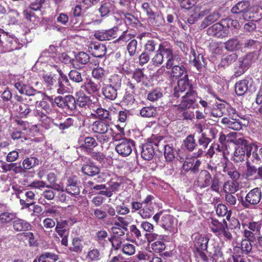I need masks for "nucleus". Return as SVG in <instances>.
<instances>
[{"label": "nucleus", "mask_w": 262, "mask_h": 262, "mask_svg": "<svg viewBox=\"0 0 262 262\" xmlns=\"http://www.w3.org/2000/svg\"><path fill=\"white\" fill-rule=\"evenodd\" d=\"M174 52L172 45L167 41L161 42L158 45V50L151 59V63L154 67H160L164 61V57L166 59L165 68H169L172 64Z\"/></svg>", "instance_id": "obj_1"}, {"label": "nucleus", "mask_w": 262, "mask_h": 262, "mask_svg": "<svg viewBox=\"0 0 262 262\" xmlns=\"http://www.w3.org/2000/svg\"><path fill=\"white\" fill-rule=\"evenodd\" d=\"M164 138L158 135H152L150 138L147 139L146 143L141 146V156L145 160L149 161L152 159L156 150H160L161 141Z\"/></svg>", "instance_id": "obj_2"}, {"label": "nucleus", "mask_w": 262, "mask_h": 262, "mask_svg": "<svg viewBox=\"0 0 262 262\" xmlns=\"http://www.w3.org/2000/svg\"><path fill=\"white\" fill-rule=\"evenodd\" d=\"M231 12L234 14L242 13L244 19L248 20L249 19H255V15L253 10L250 8V3L248 1H241L232 7Z\"/></svg>", "instance_id": "obj_3"}, {"label": "nucleus", "mask_w": 262, "mask_h": 262, "mask_svg": "<svg viewBox=\"0 0 262 262\" xmlns=\"http://www.w3.org/2000/svg\"><path fill=\"white\" fill-rule=\"evenodd\" d=\"M197 97V92L194 89H189V91L182 97L180 103L177 105L178 110L190 109L193 107L196 102Z\"/></svg>", "instance_id": "obj_4"}, {"label": "nucleus", "mask_w": 262, "mask_h": 262, "mask_svg": "<svg viewBox=\"0 0 262 262\" xmlns=\"http://www.w3.org/2000/svg\"><path fill=\"white\" fill-rule=\"evenodd\" d=\"M261 199V191L259 188L256 187L251 190L246 195L245 201H242V205L249 208L251 205L258 204Z\"/></svg>", "instance_id": "obj_5"}, {"label": "nucleus", "mask_w": 262, "mask_h": 262, "mask_svg": "<svg viewBox=\"0 0 262 262\" xmlns=\"http://www.w3.org/2000/svg\"><path fill=\"white\" fill-rule=\"evenodd\" d=\"M135 146V142L134 140L124 138L116 146L115 150L120 156L126 157L130 155Z\"/></svg>", "instance_id": "obj_6"}, {"label": "nucleus", "mask_w": 262, "mask_h": 262, "mask_svg": "<svg viewBox=\"0 0 262 262\" xmlns=\"http://www.w3.org/2000/svg\"><path fill=\"white\" fill-rule=\"evenodd\" d=\"M206 31L208 35L217 38H225L229 33L228 30L224 27L222 20L209 27Z\"/></svg>", "instance_id": "obj_7"}, {"label": "nucleus", "mask_w": 262, "mask_h": 262, "mask_svg": "<svg viewBox=\"0 0 262 262\" xmlns=\"http://www.w3.org/2000/svg\"><path fill=\"white\" fill-rule=\"evenodd\" d=\"M154 199L155 197L152 195L148 194L143 200L144 206H142L140 211L138 212V214L142 219H150L154 214V207L152 205V201Z\"/></svg>", "instance_id": "obj_8"}, {"label": "nucleus", "mask_w": 262, "mask_h": 262, "mask_svg": "<svg viewBox=\"0 0 262 262\" xmlns=\"http://www.w3.org/2000/svg\"><path fill=\"white\" fill-rule=\"evenodd\" d=\"M119 27L115 26L108 30H100L96 31L94 33V37L99 40H110L118 36Z\"/></svg>", "instance_id": "obj_9"}, {"label": "nucleus", "mask_w": 262, "mask_h": 262, "mask_svg": "<svg viewBox=\"0 0 262 262\" xmlns=\"http://www.w3.org/2000/svg\"><path fill=\"white\" fill-rule=\"evenodd\" d=\"M65 62L72 61L73 67L76 69H80L83 65H85L90 61V57L88 54L84 52H80L77 54L74 59L71 60L70 57L65 54Z\"/></svg>", "instance_id": "obj_10"}, {"label": "nucleus", "mask_w": 262, "mask_h": 262, "mask_svg": "<svg viewBox=\"0 0 262 262\" xmlns=\"http://www.w3.org/2000/svg\"><path fill=\"white\" fill-rule=\"evenodd\" d=\"M80 181L76 176H71L67 179V183L66 187V191L69 194L76 196L79 194Z\"/></svg>", "instance_id": "obj_11"}, {"label": "nucleus", "mask_w": 262, "mask_h": 262, "mask_svg": "<svg viewBox=\"0 0 262 262\" xmlns=\"http://www.w3.org/2000/svg\"><path fill=\"white\" fill-rule=\"evenodd\" d=\"M15 88L20 94L26 95L28 96H35L40 94V92L29 84H26L22 80H17L14 85Z\"/></svg>", "instance_id": "obj_12"}, {"label": "nucleus", "mask_w": 262, "mask_h": 262, "mask_svg": "<svg viewBox=\"0 0 262 262\" xmlns=\"http://www.w3.org/2000/svg\"><path fill=\"white\" fill-rule=\"evenodd\" d=\"M190 54L193 57L190 63L196 68L198 71L201 72L202 69L207 65V62L202 54L196 51L193 48H191Z\"/></svg>", "instance_id": "obj_13"}, {"label": "nucleus", "mask_w": 262, "mask_h": 262, "mask_svg": "<svg viewBox=\"0 0 262 262\" xmlns=\"http://www.w3.org/2000/svg\"><path fill=\"white\" fill-rule=\"evenodd\" d=\"M101 84L99 81H94L91 79H88L81 86L88 94L91 95H97L99 93Z\"/></svg>", "instance_id": "obj_14"}, {"label": "nucleus", "mask_w": 262, "mask_h": 262, "mask_svg": "<svg viewBox=\"0 0 262 262\" xmlns=\"http://www.w3.org/2000/svg\"><path fill=\"white\" fill-rule=\"evenodd\" d=\"M88 51L94 57L102 58L106 53V48L100 43L91 42L88 46Z\"/></svg>", "instance_id": "obj_15"}, {"label": "nucleus", "mask_w": 262, "mask_h": 262, "mask_svg": "<svg viewBox=\"0 0 262 262\" xmlns=\"http://www.w3.org/2000/svg\"><path fill=\"white\" fill-rule=\"evenodd\" d=\"M201 163L200 160L188 158L183 163L182 168L186 172H190L192 174H196L199 171Z\"/></svg>", "instance_id": "obj_16"}, {"label": "nucleus", "mask_w": 262, "mask_h": 262, "mask_svg": "<svg viewBox=\"0 0 262 262\" xmlns=\"http://www.w3.org/2000/svg\"><path fill=\"white\" fill-rule=\"evenodd\" d=\"M188 89H194L192 85L190 83L187 75L178 81L177 86L174 88L173 95L177 98L180 96V93H183Z\"/></svg>", "instance_id": "obj_17"}, {"label": "nucleus", "mask_w": 262, "mask_h": 262, "mask_svg": "<svg viewBox=\"0 0 262 262\" xmlns=\"http://www.w3.org/2000/svg\"><path fill=\"white\" fill-rule=\"evenodd\" d=\"M181 60V58L178 56L174 54L172 59V64L171 67L169 68H166L168 70L171 69V76L173 77H181L184 73L185 70V68L184 66L177 65L176 64V62H179Z\"/></svg>", "instance_id": "obj_18"}, {"label": "nucleus", "mask_w": 262, "mask_h": 262, "mask_svg": "<svg viewBox=\"0 0 262 262\" xmlns=\"http://www.w3.org/2000/svg\"><path fill=\"white\" fill-rule=\"evenodd\" d=\"M98 146L96 138L92 136L83 137V142L80 144V147L87 154Z\"/></svg>", "instance_id": "obj_19"}, {"label": "nucleus", "mask_w": 262, "mask_h": 262, "mask_svg": "<svg viewBox=\"0 0 262 262\" xmlns=\"http://www.w3.org/2000/svg\"><path fill=\"white\" fill-rule=\"evenodd\" d=\"M92 131L97 134L103 133L108 132L112 129L110 128V125L108 123L102 120H96L91 124Z\"/></svg>", "instance_id": "obj_20"}, {"label": "nucleus", "mask_w": 262, "mask_h": 262, "mask_svg": "<svg viewBox=\"0 0 262 262\" xmlns=\"http://www.w3.org/2000/svg\"><path fill=\"white\" fill-rule=\"evenodd\" d=\"M193 236L194 249L207 250L209 240L207 236L199 234H193Z\"/></svg>", "instance_id": "obj_21"}, {"label": "nucleus", "mask_w": 262, "mask_h": 262, "mask_svg": "<svg viewBox=\"0 0 262 262\" xmlns=\"http://www.w3.org/2000/svg\"><path fill=\"white\" fill-rule=\"evenodd\" d=\"M81 171L85 175L94 177L99 173L100 169L94 162L90 160L89 162L82 165Z\"/></svg>", "instance_id": "obj_22"}, {"label": "nucleus", "mask_w": 262, "mask_h": 262, "mask_svg": "<svg viewBox=\"0 0 262 262\" xmlns=\"http://www.w3.org/2000/svg\"><path fill=\"white\" fill-rule=\"evenodd\" d=\"M211 179L210 173L207 170H202L198 175L197 183L200 187L205 188L210 185Z\"/></svg>", "instance_id": "obj_23"}, {"label": "nucleus", "mask_w": 262, "mask_h": 262, "mask_svg": "<svg viewBox=\"0 0 262 262\" xmlns=\"http://www.w3.org/2000/svg\"><path fill=\"white\" fill-rule=\"evenodd\" d=\"M242 119V117H240L236 118V120H230L228 117H224L222 118L221 122L229 128L234 130H239L243 126V124L241 121Z\"/></svg>", "instance_id": "obj_24"}, {"label": "nucleus", "mask_w": 262, "mask_h": 262, "mask_svg": "<svg viewBox=\"0 0 262 262\" xmlns=\"http://www.w3.org/2000/svg\"><path fill=\"white\" fill-rule=\"evenodd\" d=\"M231 142L236 146H242L245 151H253L255 150V146L257 147V150L258 149V146L256 143L252 142L249 144L248 141L244 138H235L231 140Z\"/></svg>", "instance_id": "obj_25"}, {"label": "nucleus", "mask_w": 262, "mask_h": 262, "mask_svg": "<svg viewBox=\"0 0 262 262\" xmlns=\"http://www.w3.org/2000/svg\"><path fill=\"white\" fill-rule=\"evenodd\" d=\"M118 89L110 84H104L102 89V94L106 99L115 100L118 95Z\"/></svg>", "instance_id": "obj_26"}, {"label": "nucleus", "mask_w": 262, "mask_h": 262, "mask_svg": "<svg viewBox=\"0 0 262 262\" xmlns=\"http://www.w3.org/2000/svg\"><path fill=\"white\" fill-rule=\"evenodd\" d=\"M13 228L16 232L27 231L31 229L32 226L27 221L17 219L13 221Z\"/></svg>", "instance_id": "obj_27"}, {"label": "nucleus", "mask_w": 262, "mask_h": 262, "mask_svg": "<svg viewBox=\"0 0 262 262\" xmlns=\"http://www.w3.org/2000/svg\"><path fill=\"white\" fill-rule=\"evenodd\" d=\"M249 81L244 79L236 82L234 85V91L238 96H243L248 90Z\"/></svg>", "instance_id": "obj_28"}, {"label": "nucleus", "mask_w": 262, "mask_h": 262, "mask_svg": "<svg viewBox=\"0 0 262 262\" xmlns=\"http://www.w3.org/2000/svg\"><path fill=\"white\" fill-rule=\"evenodd\" d=\"M211 220L210 229L214 233L218 235L223 228L226 227L227 223L224 219L223 220L222 222H219L217 220L213 218H211Z\"/></svg>", "instance_id": "obj_29"}, {"label": "nucleus", "mask_w": 262, "mask_h": 262, "mask_svg": "<svg viewBox=\"0 0 262 262\" xmlns=\"http://www.w3.org/2000/svg\"><path fill=\"white\" fill-rule=\"evenodd\" d=\"M173 217L170 214H165L162 216L160 225L165 230L171 231L173 228Z\"/></svg>", "instance_id": "obj_30"}, {"label": "nucleus", "mask_w": 262, "mask_h": 262, "mask_svg": "<svg viewBox=\"0 0 262 262\" xmlns=\"http://www.w3.org/2000/svg\"><path fill=\"white\" fill-rule=\"evenodd\" d=\"M125 177L114 174V178H111L108 184L113 191H116L119 189L121 184L125 182Z\"/></svg>", "instance_id": "obj_31"}, {"label": "nucleus", "mask_w": 262, "mask_h": 262, "mask_svg": "<svg viewBox=\"0 0 262 262\" xmlns=\"http://www.w3.org/2000/svg\"><path fill=\"white\" fill-rule=\"evenodd\" d=\"M148 19L154 26L157 27L163 26L165 23L163 15L161 12H155L154 15L150 16Z\"/></svg>", "instance_id": "obj_32"}, {"label": "nucleus", "mask_w": 262, "mask_h": 262, "mask_svg": "<svg viewBox=\"0 0 262 262\" xmlns=\"http://www.w3.org/2000/svg\"><path fill=\"white\" fill-rule=\"evenodd\" d=\"M220 17V13L217 11H214L206 17L202 21L201 24V27L205 28L210 24L218 20Z\"/></svg>", "instance_id": "obj_33"}, {"label": "nucleus", "mask_w": 262, "mask_h": 262, "mask_svg": "<svg viewBox=\"0 0 262 262\" xmlns=\"http://www.w3.org/2000/svg\"><path fill=\"white\" fill-rule=\"evenodd\" d=\"M76 105L80 107H85L88 106L91 101L89 96L81 92L76 93Z\"/></svg>", "instance_id": "obj_34"}, {"label": "nucleus", "mask_w": 262, "mask_h": 262, "mask_svg": "<svg viewBox=\"0 0 262 262\" xmlns=\"http://www.w3.org/2000/svg\"><path fill=\"white\" fill-rule=\"evenodd\" d=\"M161 147H164V155L167 162H172L175 159L174 148L172 144H163L162 141L160 145Z\"/></svg>", "instance_id": "obj_35"}, {"label": "nucleus", "mask_w": 262, "mask_h": 262, "mask_svg": "<svg viewBox=\"0 0 262 262\" xmlns=\"http://www.w3.org/2000/svg\"><path fill=\"white\" fill-rule=\"evenodd\" d=\"M157 114V107L152 105L144 106L140 111V115L144 118H154Z\"/></svg>", "instance_id": "obj_36"}, {"label": "nucleus", "mask_w": 262, "mask_h": 262, "mask_svg": "<svg viewBox=\"0 0 262 262\" xmlns=\"http://www.w3.org/2000/svg\"><path fill=\"white\" fill-rule=\"evenodd\" d=\"M95 112L99 120L111 121L114 118L113 113L102 107L98 108Z\"/></svg>", "instance_id": "obj_37"}, {"label": "nucleus", "mask_w": 262, "mask_h": 262, "mask_svg": "<svg viewBox=\"0 0 262 262\" xmlns=\"http://www.w3.org/2000/svg\"><path fill=\"white\" fill-rule=\"evenodd\" d=\"M39 164V160L36 157L32 156L25 158L22 162L23 168L25 169L26 172L27 170H30L38 165Z\"/></svg>", "instance_id": "obj_38"}, {"label": "nucleus", "mask_w": 262, "mask_h": 262, "mask_svg": "<svg viewBox=\"0 0 262 262\" xmlns=\"http://www.w3.org/2000/svg\"><path fill=\"white\" fill-rule=\"evenodd\" d=\"M184 147L189 151H192L196 148L198 144L194 139L193 135L190 134L183 140Z\"/></svg>", "instance_id": "obj_39"}, {"label": "nucleus", "mask_w": 262, "mask_h": 262, "mask_svg": "<svg viewBox=\"0 0 262 262\" xmlns=\"http://www.w3.org/2000/svg\"><path fill=\"white\" fill-rule=\"evenodd\" d=\"M237 59V55L236 53H231L222 58L219 66L223 68H227L234 62Z\"/></svg>", "instance_id": "obj_40"}, {"label": "nucleus", "mask_w": 262, "mask_h": 262, "mask_svg": "<svg viewBox=\"0 0 262 262\" xmlns=\"http://www.w3.org/2000/svg\"><path fill=\"white\" fill-rule=\"evenodd\" d=\"M23 14L28 22L33 25L37 24L39 21V18L36 16L33 11L26 8L23 11Z\"/></svg>", "instance_id": "obj_41"}, {"label": "nucleus", "mask_w": 262, "mask_h": 262, "mask_svg": "<svg viewBox=\"0 0 262 262\" xmlns=\"http://www.w3.org/2000/svg\"><path fill=\"white\" fill-rule=\"evenodd\" d=\"M225 48L229 51H234L242 46L237 37H232L224 43Z\"/></svg>", "instance_id": "obj_42"}, {"label": "nucleus", "mask_w": 262, "mask_h": 262, "mask_svg": "<svg viewBox=\"0 0 262 262\" xmlns=\"http://www.w3.org/2000/svg\"><path fill=\"white\" fill-rule=\"evenodd\" d=\"M122 14L124 17V23L127 26L133 27H137L140 23L138 17L129 13L122 12Z\"/></svg>", "instance_id": "obj_43"}, {"label": "nucleus", "mask_w": 262, "mask_h": 262, "mask_svg": "<svg viewBox=\"0 0 262 262\" xmlns=\"http://www.w3.org/2000/svg\"><path fill=\"white\" fill-rule=\"evenodd\" d=\"M239 188V184L237 182L228 181L224 184L223 189L226 193H234Z\"/></svg>", "instance_id": "obj_44"}, {"label": "nucleus", "mask_w": 262, "mask_h": 262, "mask_svg": "<svg viewBox=\"0 0 262 262\" xmlns=\"http://www.w3.org/2000/svg\"><path fill=\"white\" fill-rule=\"evenodd\" d=\"M101 257V253L99 250L94 248L88 251L85 258L88 262H96L100 260Z\"/></svg>", "instance_id": "obj_45"}, {"label": "nucleus", "mask_w": 262, "mask_h": 262, "mask_svg": "<svg viewBox=\"0 0 262 262\" xmlns=\"http://www.w3.org/2000/svg\"><path fill=\"white\" fill-rule=\"evenodd\" d=\"M216 213L219 216H225L228 221H229L232 211L228 210L227 206L222 203L219 204L216 208Z\"/></svg>", "instance_id": "obj_46"}, {"label": "nucleus", "mask_w": 262, "mask_h": 262, "mask_svg": "<svg viewBox=\"0 0 262 262\" xmlns=\"http://www.w3.org/2000/svg\"><path fill=\"white\" fill-rule=\"evenodd\" d=\"M64 109L71 112H74L77 108L75 98L72 95L65 96Z\"/></svg>", "instance_id": "obj_47"}, {"label": "nucleus", "mask_w": 262, "mask_h": 262, "mask_svg": "<svg viewBox=\"0 0 262 262\" xmlns=\"http://www.w3.org/2000/svg\"><path fill=\"white\" fill-rule=\"evenodd\" d=\"M226 108L225 104L223 103H217L210 111V115L215 118H220L224 115Z\"/></svg>", "instance_id": "obj_48"}, {"label": "nucleus", "mask_w": 262, "mask_h": 262, "mask_svg": "<svg viewBox=\"0 0 262 262\" xmlns=\"http://www.w3.org/2000/svg\"><path fill=\"white\" fill-rule=\"evenodd\" d=\"M68 225V222L66 220H61L57 222L55 227V231L60 236L66 234H69V231L66 229Z\"/></svg>", "instance_id": "obj_49"}, {"label": "nucleus", "mask_w": 262, "mask_h": 262, "mask_svg": "<svg viewBox=\"0 0 262 262\" xmlns=\"http://www.w3.org/2000/svg\"><path fill=\"white\" fill-rule=\"evenodd\" d=\"M16 217V213L9 212H3L0 213V223L7 225L12 222Z\"/></svg>", "instance_id": "obj_50"}, {"label": "nucleus", "mask_w": 262, "mask_h": 262, "mask_svg": "<svg viewBox=\"0 0 262 262\" xmlns=\"http://www.w3.org/2000/svg\"><path fill=\"white\" fill-rule=\"evenodd\" d=\"M163 96L162 90L160 88H156L148 93L147 99L151 102H154L161 99Z\"/></svg>", "instance_id": "obj_51"}, {"label": "nucleus", "mask_w": 262, "mask_h": 262, "mask_svg": "<svg viewBox=\"0 0 262 262\" xmlns=\"http://www.w3.org/2000/svg\"><path fill=\"white\" fill-rule=\"evenodd\" d=\"M14 107L21 117L26 118L31 111L29 105L23 102L18 103Z\"/></svg>", "instance_id": "obj_52"}, {"label": "nucleus", "mask_w": 262, "mask_h": 262, "mask_svg": "<svg viewBox=\"0 0 262 262\" xmlns=\"http://www.w3.org/2000/svg\"><path fill=\"white\" fill-rule=\"evenodd\" d=\"M59 257L58 256L53 253L45 252L38 257V262H56Z\"/></svg>", "instance_id": "obj_53"}, {"label": "nucleus", "mask_w": 262, "mask_h": 262, "mask_svg": "<svg viewBox=\"0 0 262 262\" xmlns=\"http://www.w3.org/2000/svg\"><path fill=\"white\" fill-rule=\"evenodd\" d=\"M233 153L232 160L235 163H239L244 161L245 157V151L242 146H236Z\"/></svg>", "instance_id": "obj_54"}, {"label": "nucleus", "mask_w": 262, "mask_h": 262, "mask_svg": "<svg viewBox=\"0 0 262 262\" xmlns=\"http://www.w3.org/2000/svg\"><path fill=\"white\" fill-rule=\"evenodd\" d=\"M135 35L128 33L127 30L124 31L115 41V43H126L135 38Z\"/></svg>", "instance_id": "obj_55"}, {"label": "nucleus", "mask_w": 262, "mask_h": 262, "mask_svg": "<svg viewBox=\"0 0 262 262\" xmlns=\"http://www.w3.org/2000/svg\"><path fill=\"white\" fill-rule=\"evenodd\" d=\"M206 250H203L201 249H194L193 251L194 256L198 262L208 261V257L204 252Z\"/></svg>", "instance_id": "obj_56"}, {"label": "nucleus", "mask_w": 262, "mask_h": 262, "mask_svg": "<svg viewBox=\"0 0 262 262\" xmlns=\"http://www.w3.org/2000/svg\"><path fill=\"white\" fill-rule=\"evenodd\" d=\"M92 75L95 79L101 80L104 79L106 75V71L103 68L98 66L94 68L92 72Z\"/></svg>", "instance_id": "obj_57"}, {"label": "nucleus", "mask_w": 262, "mask_h": 262, "mask_svg": "<svg viewBox=\"0 0 262 262\" xmlns=\"http://www.w3.org/2000/svg\"><path fill=\"white\" fill-rule=\"evenodd\" d=\"M88 154L90 155L93 160L98 161L99 163H104L106 159L105 155L100 151L93 150L88 152Z\"/></svg>", "instance_id": "obj_58"}, {"label": "nucleus", "mask_w": 262, "mask_h": 262, "mask_svg": "<svg viewBox=\"0 0 262 262\" xmlns=\"http://www.w3.org/2000/svg\"><path fill=\"white\" fill-rule=\"evenodd\" d=\"M224 27L228 30V29H237L239 26L238 20L232 19L230 18H226L221 20Z\"/></svg>", "instance_id": "obj_59"}, {"label": "nucleus", "mask_w": 262, "mask_h": 262, "mask_svg": "<svg viewBox=\"0 0 262 262\" xmlns=\"http://www.w3.org/2000/svg\"><path fill=\"white\" fill-rule=\"evenodd\" d=\"M157 45L158 42L156 40L154 39H148L144 45V51L148 53H152L155 52Z\"/></svg>", "instance_id": "obj_60"}, {"label": "nucleus", "mask_w": 262, "mask_h": 262, "mask_svg": "<svg viewBox=\"0 0 262 262\" xmlns=\"http://www.w3.org/2000/svg\"><path fill=\"white\" fill-rule=\"evenodd\" d=\"M112 8L111 3L110 2H102L98 10L102 17L107 15L111 12Z\"/></svg>", "instance_id": "obj_61"}, {"label": "nucleus", "mask_w": 262, "mask_h": 262, "mask_svg": "<svg viewBox=\"0 0 262 262\" xmlns=\"http://www.w3.org/2000/svg\"><path fill=\"white\" fill-rule=\"evenodd\" d=\"M138 46L137 40L134 38L132 39L127 45L126 49L129 56L133 57L137 53Z\"/></svg>", "instance_id": "obj_62"}, {"label": "nucleus", "mask_w": 262, "mask_h": 262, "mask_svg": "<svg viewBox=\"0 0 262 262\" xmlns=\"http://www.w3.org/2000/svg\"><path fill=\"white\" fill-rule=\"evenodd\" d=\"M97 141L99 143L101 146L110 141L111 139V136L108 132H105L97 134L95 136Z\"/></svg>", "instance_id": "obj_63"}, {"label": "nucleus", "mask_w": 262, "mask_h": 262, "mask_svg": "<svg viewBox=\"0 0 262 262\" xmlns=\"http://www.w3.org/2000/svg\"><path fill=\"white\" fill-rule=\"evenodd\" d=\"M135 101L134 94L125 92L121 103L125 106H132Z\"/></svg>", "instance_id": "obj_64"}]
</instances>
